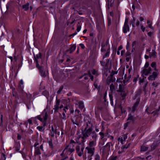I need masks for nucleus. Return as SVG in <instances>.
<instances>
[{
  "label": "nucleus",
  "mask_w": 160,
  "mask_h": 160,
  "mask_svg": "<svg viewBox=\"0 0 160 160\" xmlns=\"http://www.w3.org/2000/svg\"><path fill=\"white\" fill-rule=\"evenodd\" d=\"M48 106L47 105L46 108L42 112L41 115L37 116L35 117L42 123L43 126H46L48 117Z\"/></svg>",
  "instance_id": "1"
},
{
  "label": "nucleus",
  "mask_w": 160,
  "mask_h": 160,
  "mask_svg": "<svg viewBox=\"0 0 160 160\" xmlns=\"http://www.w3.org/2000/svg\"><path fill=\"white\" fill-rule=\"evenodd\" d=\"M151 66L152 68H154V71L153 72L152 74L150 75L148 78L149 81H154L158 77L159 72L158 69L157 68L156 62H152L151 64Z\"/></svg>",
  "instance_id": "2"
},
{
  "label": "nucleus",
  "mask_w": 160,
  "mask_h": 160,
  "mask_svg": "<svg viewBox=\"0 0 160 160\" xmlns=\"http://www.w3.org/2000/svg\"><path fill=\"white\" fill-rule=\"evenodd\" d=\"M77 143L74 140L71 139L70 141L69 144L66 146L65 148L69 153L71 154L75 151L74 147L77 145Z\"/></svg>",
  "instance_id": "3"
},
{
  "label": "nucleus",
  "mask_w": 160,
  "mask_h": 160,
  "mask_svg": "<svg viewBox=\"0 0 160 160\" xmlns=\"http://www.w3.org/2000/svg\"><path fill=\"white\" fill-rule=\"evenodd\" d=\"M92 129H86V128H84L83 130L82 131V136L81 137V138L82 139L81 141L82 143H84L85 142L84 139L87 138L91 135L92 132Z\"/></svg>",
  "instance_id": "4"
},
{
  "label": "nucleus",
  "mask_w": 160,
  "mask_h": 160,
  "mask_svg": "<svg viewBox=\"0 0 160 160\" xmlns=\"http://www.w3.org/2000/svg\"><path fill=\"white\" fill-rule=\"evenodd\" d=\"M20 84H19L18 88V91L21 94V96H22V99L23 100L24 97H27L28 98V97L29 98L31 97V94L28 95V94L24 92L23 91V89L21 85L23 84V81L22 80H21L20 81Z\"/></svg>",
  "instance_id": "5"
},
{
  "label": "nucleus",
  "mask_w": 160,
  "mask_h": 160,
  "mask_svg": "<svg viewBox=\"0 0 160 160\" xmlns=\"http://www.w3.org/2000/svg\"><path fill=\"white\" fill-rule=\"evenodd\" d=\"M111 146L113 147V145L112 142H107L104 146H102L100 149V151H102V153L103 154L109 153L110 150Z\"/></svg>",
  "instance_id": "6"
},
{
  "label": "nucleus",
  "mask_w": 160,
  "mask_h": 160,
  "mask_svg": "<svg viewBox=\"0 0 160 160\" xmlns=\"http://www.w3.org/2000/svg\"><path fill=\"white\" fill-rule=\"evenodd\" d=\"M82 143V144H78L76 146V153L79 157H81L83 154L84 144Z\"/></svg>",
  "instance_id": "7"
},
{
  "label": "nucleus",
  "mask_w": 160,
  "mask_h": 160,
  "mask_svg": "<svg viewBox=\"0 0 160 160\" xmlns=\"http://www.w3.org/2000/svg\"><path fill=\"white\" fill-rule=\"evenodd\" d=\"M73 124H76L77 126H80L81 121V117L78 115H76L73 117L71 119Z\"/></svg>",
  "instance_id": "8"
},
{
  "label": "nucleus",
  "mask_w": 160,
  "mask_h": 160,
  "mask_svg": "<svg viewBox=\"0 0 160 160\" xmlns=\"http://www.w3.org/2000/svg\"><path fill=\"white\" fill-rule=\"evenodd\" d=\"M43 151V144H41L39 147L34 148V156L40 155L41 154V152Z\"/></svg>",
  "instance_id": "9"
},
{
  "label": "nucleus",
  "mask_w": 160,
  "mask_h": 160,
  "mask_svg": "<svg viewBox=\"0 0 160 160\" xmlns=\"http://www.w3.org/2000/svg\"><path fill=\"white\" fill-rule=\"evenodd\" d=\"M70 154H71L69 153L64 148L62 152L60 154V156L61 158V160H65L68 158V155Z\"/></svg>",
  "instance_id": "10"
},
{
  "label": "nucleus",
  "mask_w": 160,
  "mask_h": 160,
  "mask_svg": "<svg viewBox=\"0 0 160 160\" xmlns=\"http://www.w3.org/2000/svg\"><path fill=\"white\" fill-rule=\"evenodd\" d=\"M128 20L127 18L126 19L124 25L122 28L123 32L124 33H126L128 32L130 30V28L129 25L128 24Z\"/></svg>",
  "instance_id": "11"
},
{
  "label": "nucleus",
  "mask_w": 160,
  "mask_h": 160,
  "mask_svg": "<svg viewBox=\"0 0 160 160\" xmlns=\"http://www.w3.org/2000/svg\"><path fill=\"white\" fill-rule=\"evenodd\" d=\"M60 101L61 100L59 99H56L55 104L54 106V108H53L55 114L57 113L58 112L59 107Z\"/></svg>",
  "instance_id": "12"
},
{
  "label": "nucleus",
  "mask_w": 160,
  "mask_h": 160,
  "mask_svg": "<svg viewBox=\"0 0 160 160\" xmlns=\"http://www.w3.org/2000/svg\"><path fill=\"white\" fill-rule=\"evenodd\" d=\"M140 98H138L136 100L135 102L132 107V111L133 112V113H134V112L137 110V108L140 103Z\"/></svg>",
  "instance_id": "13"
},
{
  "label": "nucleus",
  "mask_w": 160,
  "mask_h": 160,
  "mask_svg": "<svg viewBox=\"0 0 160 160\" xmlns=\"http://www.w3.org/2000/svg\"><path fill=\"white\" fill-rule=\"evenodd\" d=\"M152 71V69L150 67H149L148 68H144L143 69L141 72L142 73V76H144L148 75L149 74L151 73Z\"/></svg>",
  "instance_id": "14"
},
{
  "label": "nucleus",
  "mask_w": 160,
  "mask_h": 160,
  "mask_svg": "<svg viewBox=\"0 0 160 160\" xmlns=\"http://www.w3.org/2000/svg\"><path fill=\"white\" fill-rule=\"evenodd\" d=\"M85 149L87 151L88 153L89 154V156L92 157L93 155L95 150V148H91L87 147Z\"/></svg>",
  "instance_id": "15"
},
{
  "label": "nucleus",
  "mask_w": 160,
  "mask_h": 160,
  "mask_svg": "<svg viewBox=\"0 0 160 160\" xmlns=\"http://www.w3.org/2000/svg\"><path fill=\"white\" fill-rule=\"evenodd\" d=\"M85 121L86 122L85 126V127L84 128L88 129V128L92 129V124L91 123L90 119H88L87 120L85 119Z\"/></svg>",
  "instance_id": "16"
},
{
  "label": "nucleus",
  "mask_w": 160,
  "mask_h": 160,
  "mask_svg": "<svg viewBox=\"0 0 160 160\" xmlns=\"http://www.w3.org/2000/svg\"><path fill=\"white\" fill-rule=\"evenodd\" d=\"M108 43V41H106L105 43L103 42L102 43L101 49V51L102 52H105L106 51V47L107 46Z\"/></svg>",
  "instance_id": "17"
},
{
  "label": "nucleus",
  "mask_w": 160,
  "mask_h": 160,
  "mask_svg": "<svg viewBox=\"0 0 160 160\" xmlns=\"http://www.w3.org/2000/svg\"><path fill=\"white\" fill-rule=\"evenodd\" d=\"M116 78L114 77H111L108 76L107 79V83L108 85H110V83L115 82Z\"/></svg>",
  "instance_id": "18"
},
{
  "label": "nucleus",
  "mask_w": 160,
  "mask_h": 160,
  "mask_svg": "<svg viewBox=\"0 0 160 160\" xmlns=\"http://www.w3.org/2000/svg\"><path fill=\"white\" fill-rule=\"evenodd\" d=\"M97 141L92 140L90 141L88 147L89 148H95V147L96 145Z\"/></svg>",
  "instance_id": "19"
},
{
  "label": "nucleus",
  "mask_w": 160,
  "mask_h": 160,
  "mask_svg": "<svg viewBox=\"0 0 160 160\" xmlns=\"http://www.w3.org/2000/svg\"><path fill=\"white\" fill-rule=\"evenodd\" d=\"M149 148V146L148 145H142L141 146L140 151L141 152H145Z\"/></svg>",
  "instance_id": "20"
},
{
  "label": "nucleus",
  "mask_w": 160,
  "mask_h": 160,
  "mask_svg": "<svg viewBox=\"0 0 160 160\" xmlns=\"http://www.w3.org/2000/svg\"><path fill=\"white\" fill-rule=\"evenodd\" d=\"M135 120V118L134 116L132 115L131 113L129 114L127 120L128 122H133Z\"/></svg>",
  "instance_id": "21"
},
{
  "label": "nucleus",
  "mask_w": 160,
  "mask_h": 160,
  "mask_svg": "<svg viewBox=\"0 0 160 160\" xmlns=\"http://www.w3.org/2000/svg\"><path fill=\"white\" fill-rule=\"evenodd\" d=\"M110 54V48L109 47L108 49L107 50V52L105 54L103 55L102 59H103L104 58L108 57L109 56Z\"/></svg>",
  "instance_id": "22"
},
{
  "label": "nucleus",
  "mask_w": 160,
  "mask_h": 160,
  "mask_svg": "<svg viewBox=\"0 0 160 160\" xmlns=\"http://www.w3.org/2000/svg\"><path fill=\"white\" fill-rule=\"evenodd\" d=\"M91 135L92 140L97 141L98 135L94 131L92 132Z\"/></svg>",
  "instance_id": "23"
},
{
  "label": "nucleus",
  "mask_w": 160,
  "mask_h": 160,
  "mask_svg": "<svg viewBox=\"0 0 160 160\" xmlns=\"http://www.w3.org/2000/svg\"><path fill=\"white\" fill-rule=\"evenodd\" d=\"M131 78V75H130L128 77H127V75H125L124 76V79L123 80V82L125 85L126 84V83L128 82L129 79Z\"/></svg>",
  "instance_id": "24"
},
{
  "label": "nucleus",
  "mask_w": 160,
  "mask_h": 160,
  "mask_svg": "<svg viewBox=\"0 0 160 160\" xmlns=\"http://www.w3.org/2000/svg\"><path fill=\"white\" fill-rule=\"evenodd\" d=\"M30 3L28 2L27 3L25 4L22 5V8L24 10V11H27L29 8V6Z\"/></svg>",
  "instance_id": "25"
},
{
  "label": "nucleus",
  "mask_w": 160,
  "mask_h": 160,
  "mask_svg": "<svg viewBox=\"0 0 160 160\" xmlns=\"http://www.w3.org/2000/svg\"><path fill=\"white\" fill-rule=\"evenodd\" d=\"M39 71L41 76L43 78H45L46 77V73L44 71V68L40 69L39 70Z\"/></svg>",
  "instance_id": "26"
},
{
  "label": "nucleus",
  "mask_w": 160,
  "mask_h": 160,
  "mask_svg": "<svg viewBox=\"0 0 160 160\" xmlns=\"http://www.w3.org/2000/svg\"><path fill=\"white\" fill-rule=\"evenodd\" d=\"M22 132V133H18L17 134V138L18 140H21L22 137H23V133H25V132L23 130H21Z\"/></svg>",
  "instance_id": "27"
},
{
  "label": "nucleus",
  "mask_w": 160,
  "mask_h": 160,
  "mask_svg": "<svg viewBox=\"0 0 160 160\" xmlns=\"http://www.w3.org/2000/svg\"><path fill=\"white\" fill-rule=\"evenodd\" d=\"M157 52L154 51H152L151 52H150V54H149V57L150 58L152 57H153L154 58H155L157 57Z\"/></svg>",
  "instance_id": "28"
},
{
  "label": "nucleus",
  "mask_w": 160,
  "mask_h": 160,
  "mask_svg": "<svg viewBox=\"0 0 160 160\" xmlns=\"http://www.w3.org/2000/svg\"><path fill=\"white\" fill-rule=\"evenodd\" d=\"M42 57V54L41 52H39L38 54L36 55V57H34L35 61H36V60H38V59H41Z\"/></svg>",
  "instance_id": "29"
},
{
  "label": "nucleus",
  "mask_w": 160,
  "mask_h": 160,
  "mask_svg": "<svg viewBox=\"0 0 160 160\" xmlns=\"http://www.w3.org/2000/svg\"><path fill=\"white\" fill-rule=\"evenodd\" d=\"M79 108L82 110L84 108V105L83 102L82 101H79L78 102Z\"/></svg>",
  "instance_id": "30"
},
{
  "label": "nucleus",
  "mask_w": 160,
  "mask_h": 160,
  "mask_svg": "<svg viewBox=\"0 0 160 160\" xmlns=\"http://www.w3.org/2000/svg\"><path fill=\"white\" fill-rule=\"evenodd\" d=\"M76 45H73L71 46V48L70 50V53H72L74 50L76 48Z\"/></svg>",
  "instance_id": "31"
},
{
  "label": "nucleus",
  "mask_w": 160,
  "mask_h": 160,
  "mask_svg": "<svg viewBox=\"0 0 160 160\" xmlns=\"http://www.w3.org/2000/svg\"><path fill=\"white\" fill-rule=\"evenodd\" d=\"M35 62L36 63V67L37 68H38L39 70L43 68V67H42L40 66H39L38 60H36Z\"/></svg>",
  "instance_id": "32"
},
{
  "label": "nucleus",
  "mask_w": 160,
  "mask_h": 160,
  "mask_svg": "<svg viewBox=\"0 0 160 160\" xmlns=\"http://www.w3.org/2000/svg\"><path fill=\"white\" fill-rule=\"evenodd\" d=\"M123 87L122 84H119V89L117 91L118 92H122L123 90Z\"/></svg>",
  "instance_id": "33"
},
{
  "label": "nucleus",
  "mask_w": 160,
  "mask_h": 160,
  "mask_svg": "<svg viewBox=\"0 0 160 160\" xmlns=\"http://www.w3.org/2000/svg\"><path fill=\"white\" fill-rule=\"evenodd\" d=\"M148 84V82H147L143 87V91L145 93H146L148 91V89H146Z\"/></svg>",
  "instance_id": "34"
},
{
  "label": "nucleus",
  "mask_w": 160,
  "mask_h": 160,
  "mask_svg": "<svg viewBox=\"0 0 160 160\" xmlns=\"http://www.w3.org/2000/svg\"><path fill=\"white\" fill-rule=\"evenodd\" d=\"M115 90V86L113 83H112L110 85V90L112 92Z\"/></svg>",
  "instance_id": "35"
},
{
  "label": "nucleus",
  "mask_w": 160,
  "mask_h": 160,
  "mask_svg": "<svg viewBox=\"0 0 160 160\" xmlns=\"http://www.w3.org/2000/svg\"><path fill=\"white\" fill-rule=\"evenodd\" d=\"M99 134L100 136V139L101 140H103L105 137V135H107L106 133L105 134L104 132H100Z\"/></svg>",
  "instance_id": "36"
},
{
  "label": "nucleus",
  "mask_w": 160,
  "mask_h": 160,
  "mask_svg": "<svg viewBox=\"0 0 160 160\" xmlns=\"http://www.w3.org/2000/svg\"><path fill=\"white\" fill-rule=\"evenodd\" d=\"M45 126H43L42 125V126H39L37 127V129H38L39 131L41 132V131H43L44 130V129H43L42 130V129Z\"/></svg>",
  "instance_id": "37"
},
{
  "label": "nucleus",
  "mask_w": 160,
  "mask_h": 160,
  "mask_svg": "<svg viewBox=\"0 0 160 160\" xmlns=\"http://www.w3.org/2000/svg\"><path fill=\"white\" fill-rule=\"evenodd\" d=\"M156 147V145L154 143H152L151 145V151H152L154 150Z\"/></svg>",
  "instance_id": "38"
},
{
  "label": "nucleus",
  "mask_w": 160,
  "mask_h": 160,
  "mask_svg": "<svg viewBox=\"0 0 160 160\" xmlns=\"http://www.w3.org/2000/svg\"><path fill=\"white\" fill-rule=\"evenodd\" d=\"M130 144H131L130 143H129L127 145H123L121 147L122 149L124 150V149H126L128 148L130 146Z\"/></svg>",
  "instance_id": "39"
},
{
  "label": "nucleus",
  "mask_w": 160,
  "mask_h": 160,
  "mask_svg": "<svg viewBox=\"0 0 160 160\" xmlns=\"http://www.w3.org/2000/svg\"><path fill=\"white\" fill-rule=\"evenodd\" d=\"M0 126L2 127L3 126V115L2 114L0 115Z\"/></svg>",
  "instance_id": "40"
},
{
  "label": "nucleus",
  "mask_w": 160,
  "mask_h": 160,
  "mask_svg": "<svg viewBox=\"0 0 160 160\" xmlns=\"http://www.w3.org/2000/svg\"><path fill=\"white\" fill-rule=\"evenodd\" d=\"M48 143L49 146L51 148H53V145L52 143V139H50L49 141H48Z\"/></svg>",
  "instance_id": "41"
},
{
  "label": "nucleus",
  "mask_w": 160,
  "mask_h": 160,
  "mask_svg": "<svg viewBox=\"0 0 160 160\" xmlns=\"http://www.w3.org/2000/svg\"><path fill=\"white\" fill-rule=\"evenodd\" d=\"M118 73V71H115L113 70H112L111 73L110 74L109 76L111 77H114L113 75L115 74H116Z\"/></svg>",
  "instance_id": "42"
},
{
  "label": "nucleus",
  "mask_w": 160,
  "mask_h": 160,
  "mask_svg": "<svg viewBox=\"0 0 160 160\" xmlns=\"http://www.w3.org/2000/svg\"><path fill=\"white\" fill-rule=\"evenodd\" d=\"M111 61L109 59L106 60V62L105 63V66L108 67V66L109 63H111Z\"/></svg>",
  "instance_id": "43"
},
{
  "label": "nucleus",
  "mask_w": 160,
  "mask_h": 160,
  "mask_svg": "<svg viewBox=\"0 0 160 160\" xmlns=\"http://www.w3.org/2000/svg\"><path fill=\"white\" fill-rule=\"evenodd\" d=\"M139 75L138 74L137 76L134 77L133 79V81L135 83H136L137 81H138V79L139 78Z\"/></svg>",
  "instance_id": "44"
},
{
  "label": "nucleus",
  "mask_w": 160,
  "mask_h": 160,
  "mask_svg": "<svg viewBox=\"0 0 160 160\" xmlns=\"http://www.w3.org/2000/svg\"><path fill=\"white\" fill-rule=\"evenodd\" d=\"M106 134L108 135V138H109L110 140L113 141L114 139V137L110 135H108V132H107Z\"/></svg>",
  "instance_id": "45"
},
{
  "label": "nucleus",
  "mask_w": 160,
  "mask_h": 160,
  "mask_svg": "<svg viewBox=\"0 0 160 160\" xmlns=\"http://www.w3.org/2000/svg\"><path fill=\"white\" fill-rule=\"evenodd\" d=\"M100 157L98 154H96L94 156V160H100Z\"/></svg>",
  "instance_id": "46"
},
{
  "label": "nucleus",
  "mask_w": 160,
  "mask_h": 160,
  "mask_svg": "<svg viewBox=\"0 0 160 160\" xmlns=\"http://www.w3.org/2000/svg\"><path fill=\"white\" fill-rule=\"evenodd\" d=\"M53 154V153L52 151H51V152H49L47 154H45V153H44V155L46 157H48L50 156H52Z\"/></svg>",
  "instance_id": "47"
},
{
  "label": "nucleus",
  "mask_w": 160,
  "mask_h": 160,
  "mask_svg": "<svg viewBox=\"0 0 160 160\" xmlns=\"http://www.w3.org/2000/svg\"><path fill=\"white\" fill-rule=\"evenodd\" d=\"M6 158V155L3 153H2V156L1 158V160H5Z\"/></svg>",
  "instance_id": "48"
},
{
  "label": "nucleus",
  "mask_w": 160,
  "mask_h": 160,
  "mask_svg": "<svg viewBox=\"0 0 160 160\" xmlns=\"http://www.w3.org/2000/svg\"><path fill=\"white\" fill-rule=\"evenodd\" d=\"M109 97L110 99V102L111 104L113 103V96L112 94L111 93L109 94Z\"/></svg>",
  "instance_id": "49"
},
{
  "label": "nucleus",
  "mask_w": 160,
  "mask_h": 160,
  "mask_svg": "<svg viewBox=\"0 0 160 160\" xmlns=\"http://www.w3.org/2000/svg\"><path fill=\"white\" fill-rule=\"evenodd\" d=\"M88 75L89 76L90 78V79L92 81L93 80V76L92 75L90 71H89L88 73Z\"/></svg>",
  "instance_id": "50"
},
{
  "label": "nucleus",
  "mask_w": 160,
  "mask_h": 160,
  "mask_svg": "<svg viewBox=\"0 0 160 160\" xmlns=\"http://www.w3.org/2000/svg\"><path fill=\"white\" fill-rule=\"evenodd\" d=\"M12 94L13 97H16L17 96V92L15 91V90L13 89L12 90Z\"/></svg>",
  "instance_id": "51"
},
{
  "label": "nucleus",
  "mask_w": 160,
  "mask_h": 160,
  "mask_svg": "<svg viewBox=\"0 0 160 160\" xmlns=\"http://www.w3.org/2000/svg\"><path fill=\"white\" fill-rule=\"evenodd\" d=\"M63 86H61L60 87L59 90L57 91V93L58 94H59L61 93V91L63 89Z\"/></svg>",
  "instance_id": "52"
},
{
  "label": "nucleus",
  "mask_w": 160,
  "mask_h": 160,
  "mask_svg": "<svg viewBox=\"0 0 160 160\" xmlns=\"http://www.w3.org/2000/svg\"><path fill=\"white\" fill-rule=\"evenodd\" d=\"M11 2H8L6 5V8L7 10H8L9 7L11 6Z\"/></svg>",
  "instance_id": "53"
},
{
  "label": "nucleus",
  "mask_w": 160,
  "mask_h": 160,
  "mask_svg": "<svg viewBox=\"0 0 160 160\" xmlns=\"http://www.w3.org/2000/svg\"><path fill=\"white\" fill-rule=\"evenodd\" d=\"M114 2V1H113L112 3H111L110 4L109 2H108V4H107V7L108 9H109L110 7H111L113 6V4Z\"/></svg>",
  "instance_id": "54"
},
{
  "label": "nucleus",
  "mask_w": 160,
  "mask_h": 160,
  "mask_svg": "<svg viewBox=\"0 0 160 160\" xmlns=\"http://www.w3.org/2000/svg\"><path fill=\"white\" fill-rule=\"evenodd\" d=\"M130 123L129 122H128L124 125V129H125L128 126V124Z\"/></svg>",
  "instance_id": "55"
},
{
  "label": "nucleus",
  "mask_w": 160,
  "mask_h": 160,
  "mask_svg": "<svg viewBox=\"0 0 160 160\" xmlns=\"http://www.w3.org/2000/svg\"><path fill=\"white\" fill-rule=\"evenodd\" d=\"M158 110V109H156L154 111H153L152 112H151V114L153 113V116H155L156 114H157L158 112L159 111H157Z\"/></svg>",
  "instance_id": "56"
},
{
  "label": "nucleus",
  "mask_w": 160,
  "mask_h": 160,
  "mask_svg": "<svg viewBox=\"0 0 160 160\" xmlns=\"http://www.w3.org/2000/svg\"><path fill=\"white\" fill-rule=\"evenodd\" d=\"M139 84H141L142 83L144 82V81L145 80V79L144 78H140L139 79Z\"/></svg>",
  "instance_id": "57"
},
{
  "label": "nucleus",
  "mask_w": 160,
  "mask_h": 160,
  "mask_svg": "<svg viewBox=\"0 0 160 160\" xmlns=\"http://www.w3.org/2000/svg\"><path fill=\"white\" fill-rule=\"evenodd\" d=\"M22 155L23 158H24L25 160H28V159L27 158V155L24 153H22Z\"/></svg>",
  "instance_id": "58"
},
{
  "label": "nucleus",
  "mask_w": 160,
  "mask_h": 160,
  "mask_svg": "<svg viewBox=\"0 0 160 160\" xmlns=\"http://www.w3.org/2000/svg\"><path fill=\"white\" fill-rule=\"evenodd\" d=\"M39 143L36 142H35V143L34 144V148H36L37 147H39Z\"/></svg>",
  "instance_id": "59"
},
{
  "label": "nucleus",
  "mask_w": 160,
  "mask_h": 160,
  "mask_svg": "<svg viewBox=\"0 0 160 160\" xmlns=\"http://www.w3.org/2000/svg\"><path fill=\"white\" fill-rule=\"evenodd\" d=\"M68 107L66 106L64 107V108L63 109V110L64 112H66V110H68Z\"/></svg>",
  "instance_id": "60"
},
{
  "label": "nucleus",
  "mask_w": 160,
  "mask_h": 160,
  "mask_svg": "<svg viewBox=\"0 0 160 160\" xmlns=\"http://www.w3.org/2000/svg\"><path fill=\"white\" fill-rule=\"evenodd\" d=\"M118 140L119 141H120V142L122 144L123 143V138L122 137V138H118Z\"/></svg>",
  "instance_id": "61"
},
{
  "label": "nucleus",
  "mask_w": 160,
  "mask_h": 160,
  "mask_svg": "<svg viewBox=\"0 0 160 160\" xmlns=\"http://www.w3.org/2000/svg\"><path fill=\"white\" fill-rule=\"evenodd\" d=\"M121 95L122 97H124L126 96L127 94L125 92H124L122 91V92H121Z\"/></svg>",
  "instance_id": "62"
},
{
  "label": "nucleus",
  "mask_w": 160,
  "mask_h": 160,
  "mask_svg": "<svg viewBox=\"0 0 160 160\" xmlns=\"http://www.w3.org/2000/svg\"><path fill=\"white\" fill-rule=\"evenodd\" d=\"M117 159V156H113L110 158V160H116Z\"/></svg>",
  "instance_id": "63"
},
{
  "label": "nucleus",
  "mask_w": 160,
  "mask_h": 160,
  "mask_svg": "<svg viewBox=\"0 0 160 160\" xmlns=\"http://www.w3.org/2000/svg\"><path fill=\"white\" fill-rule=\"evenodd\" d=\"M149 65V62H147L145 64L144 67L146 68H148V67Z\"/></svg>",
  "instance_id": "64"
}]
</instances>
